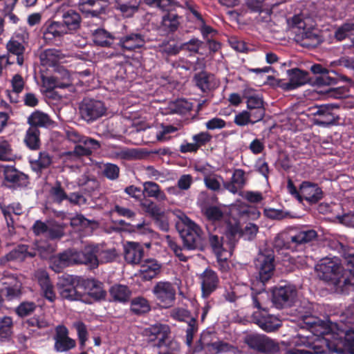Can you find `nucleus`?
<instances>
[{"mask_svg":"<svg viewBox=\"0 0 354 354\" xmlns=\"http://www.w3.org/2000/svg\"><path fill=\"white\" fill-rule=\"evenodd\" d=\"M310 319L304 322L311 334L294 337L292 343L298 348L289 349L287 354H333L344 349L354 351V328L338 329V333L330 334L325 323Z\"/></svg>","mask_w":354,"mask_h":354,"instance_id":"1","label":"nucleus"},{"mask_svg":"<svg viewBox=\"0 0 354 354\" xmlns=\"http://www.w3.org/2000/svg\"><path fill=\"white\" fill-rule=\"evenodd\" d=\"M342 256L347 266L344 270L337 257L324 258L316 265L318 277L333 285L335 291L348 294L354 290V249L339 243Z\"/></svg>","mask_w":354,"mask_h":354,"instance_id":"2","label":"nucleus"},{"mask_svg":"<svg viewBox=\"0 0 354 354\" xmlns=\"http://www.w3.org/2000/svg\"><path fill=\"white\" fill-rule=\"evenodd\" d=\"M172 214L178 218L176 225L183 239L184 248L187 250L201 249L204 236L201 227L180 209L174 210Z\"/></svg>","mask_w":354,"mask_h":354,"instance_id":"3","label":"nucleus"},{"mask_svg":"<svg viewBox=\"0 0 354 354\" xmlns=\"http://www.w3.org/2000/svg\"><path fill=\"white\" fill-rule=\"evenodd\" d=\"M239 236V225L236 222L234 224L228 223L225 230V239L216 234H209V244L216 256L225 259L231 257L233 249Z\"/></svg>","mask_w":354,"mask_h":354,"instance_id":"4","label":"nucleus"},{"mask_svg":"<svg viewBox=\"0 0 354 354\" xmlns=\"http://www.w3.org/2000/svg\"><path fill=\"white\" fill-rule=\"evenodd\" d=\"M286 234H277L273 242L274 247L279 250L287 249L292 251H298L303 248V245L316 239L317 232L311 229H304L292 232L288 237Z\"/></svg>","mask_w":354,"mask_h":354,"instance_id":"5","label":"nucleus"},{"mask_svg":"<svg viewBox=\"0 0 354 354\" xmlns=\"http://www.w3.org/2000/svg\"><path fill=\"white\" fill-rule=\"evenodd\" d=\"M298 17L293 19L295 26L293 30L295 32V41L301 46L305 48H315L319 45L322 39L317 29L313 28H306L304 21L299 20Z\"/></svg>","mask_w":354,"mask_h":354,"instance_id":"6","label":"nucleus"},{"mask_svg":"<svg viewBox=\"0 0 354 354\" xmlns=\"http://www.w3.org/2000/svg\"><path fill=\"white\" fill-rule=\"evenodd\" d=\"M261 293L252 295V302L254 307L259 310L253 313V321L262 330L266 332H272L281 326V322L276 316L267 313L265 308L261 306L260 299Z\"/></svg>","mask_w":354,"mask_h":354,"instance_id":"7","label":"nucleus"},{"mask_svg":"<svg viewBox=\"0 0 354 354\" xmlns=\"http://www.w3.org/2000/svg\"><path fill=\"white\" fill-rule=\"evenodd\" d=\"M297 298V289L291 283L279 285L272 289V301L277 308L291 306Z\"/></svg>","mask_w":354,"mask_h":354,"instance_id":"8","label":"nucleus"},{"mask_svg":"<svg viewBox=\"0 0 354 354\" xmlns=\"http://www.w3.org/2000/svg\"><path fill=\"white\" fill-rule=\"evenodd\" d=\"M152 292L161 307L167 308L174 305L176 288L173 283L159 281L154 286Z\"/></svg>","mask_w":354,"mask_h":354,"instance_id":"9","label":"nucleus"},{"mask_svg":"<svg viewBox=\"0 0 354 354\" xmlns=\"http://www.w3.org/2000/svg\"><path fill=\"white\" fill-rule=\"evenodd\" d=\"M78 282L77 277L73 275H67L60 278L57 283V288L60 296L63 299L71 301H85L84 295L80 292L78 287L75 286V283Z\"/></svg>","mask_w":354,"mask_h":354,"instance_id":"10","label":"nucleus"},{"mask_svg":"<svg viewBox=\"0 0 354 354\" xmlns=\"http://www.w3.org/2000/svg\"><path fill=\"white\" fill-rule=\"evenodd\" d=\"M106 107L103 102L95 99L85 98L80 105V113L83 120L87 122L94 121L103 116Z\"/></svg>","mask_w":354,"mask_h":354,"instance_id":"11","label":"nucleus"},{"mask_svg":"<svg viewBox=\"0 0 354 354\" xmlns=\"http://www.w3.org/2000/svg\"><path fill=\"white\" fill-rule=\"evenodd\" d=\"M244 342L248 347L261 353L275 352L279 350L278 344L268 337L258 333L245 335Z\"/></svg>","mask_w":354,"mask_h":354,"instance_id":"12","label":"nucleus"},{"mask_svg":"<svg viewBox=\"0 0 354 354\" xmlns=\"http://www.w3.org/2000/svg\"><path fill=\"white\" fill-rule=\"evenodd\" d=\"M255 267L258 271L259 279L263 286L273 274L274 266L272 254H259L255 260Z\"/></svg>","mask_w":354,"mask_h":354,"instance_id":"13","label":"nucleus"},{"mask_svg":"<svg viewBox=\"0 0 354 354\" xmlns=\"http://www.w3.org/2000/svg\"><path fill=\"white\" fill-rule=\"evenodd\" d=\"M169 328L166 325L156 324L143 330V335L149 342H154L153 346L162 348L167 346Z\"/></svg>","mask_w":354,"mask_h":354,"instance_id":"14","label":"nucleus"},{"mask_svg":"<svg viewBox=\"0 0 354 354\" xmlns=\"http://www.w3.org/2000/svg\"><path fill=\"white\" fill-rule=\"evenodd\" d=\"M73 264H86L92 268L97 267L95 245L86 246L82 250H69Z\"/></svg>","mask_w":354,"mask_h":354,"instance_id":"15","label":"nucleus"},{"mask_svg":"<svg viewBox=\"0 0 354 354\" xmlns=\"http://www.w3.org/2000/svg\"><path fill=\"white\" fill-rule=\"evenodd\" d=\"M0 283L4 286L3 291L8 300L19 297L21 295V282L17 277L9 272H5L0 278Z\"/></svg>","mask_w":354,"mask_h":354,"instance_id":"16","label":"nucleus"},{"mask_svg":"<svg viewBox=\"0 0 354 354\" xmlns=\"http://www.w3.org/2000/svg\"><path fill=\"white\" fill-rule=\"evenodd\" d=\"M199 280L203 298L209 297L219 286L220 280L217 273L209 268L201 274Z\"/></svg>","mask_w":354,"mask_h":354,"instance_id":"17","label":"nucleus"},{"mask_svg":"<svg viewBox=\"0 0 354 354\" xmlns=\"http://www.w3.org/2000/svg\"><path fill=\"white\" fill-rule=\"evenodd\" d=\"M288 82H283L281 86L286 91L294 90L303 86L309 81V73L299 68H292L287 71Z\"/></svg>","mask_w":354,"mask_h":354,"instance_id":"18","label":"nucleus"},{"mask_svg":"<svg viewBox=\"0 0 354 354\" xmlns=\"http://www.w3.org/2000/svg\"><path fill=\"white\" fill-rule=\"evenodd\" d=\"M54 339V348L57 352H66L73 348L76 345L75 341L68 337V330L64 326H58L56 328V335Z\"/></svg>","mask_w":354,"mask_h":354,"instance_id":"19","label":"nucleus"},{"mask_svg":"<svg viewBox=\"0 0 354 354\" xmlns=\"http://www.w3.org/2000/svg\"><path fill=\"white\" fill-rule=\"evenodd\" d=\"M298 196L300 200L316 203L322 198L323 192L317 185L305 181L300 185Z\"/></svg>","mask_w":354,"mask_h":354,"instance_id":"20","label":"nucleus"},{"mask_svg":"<svg viewBox=\"0 0 354 354\" xmlns=\"http://www.w3.org/2000/svg\"><path fill=\"white\" fill-rule=\"evenodd\" d=\"M56 13L57 15H61L62 24L67 31L75 30L79 28L81 17L77 11L73 9L65 10L64 6L62 5L57 9Z\"/></svg>","mask_w":354,"mask_h":354,"instance_id":"21","label":"nucleus"},{"mask_svg":"<svg viewBox=\"0 0 354 354\" xmlns=\"http://www.w3.org/2000/svg\"><path fill=\"white\" fill-rule=\"evenodd\" d=\"M28 329L35 335H44L53 331V326L44 316H35L26 321Z\"/></svg>","mask_w":354,"mask_h":354,"instance_id":"22","label":"nucleus"},{"mask_svg":"<svg viewBox=\"0 0 354 354\" xmlns=\"http://www.w3.org/2000/svg\"><path fill=\"white\" fill-rule=\"evenodd\" d=\"M125 261L130 264H139L144 256L142 246L137 242H127L124 245Z\"/></svg>","mask_w":354,"mask_h":354,"instance_id":"23","label":"nucleus"},{"mask_svg":"<svg viewBox=\"0 0 354 354\" xmlns=\"http://www.w3.org/2000/svg\"><path fill=\"white\" fill-rule=\"evenodd\" d=\"M5 179L13 187H24L28 184L27 176L12 166H3Z\"/></svg>","mask_w":354,"mask_h":354,"instance_id":"24","label":"nucleus"},{"mask_svg":"<svg viewBox=\"0 0 354 354\" xmlns=\"http://www.w3.org/2000/svg\"><path fill=\"white\" fill-rule=\"evenodd\" d=\"M145 43L144 36L140 33H130L119 39L120 46L127 50H132L140 48Z\"/></svg>","mask_w":354,"mask_h":354,"instance_id":"25","label":"nucleus"},{"mask_svg":"<svg viewBox=\"0 0 354 354\" xmlns=\"http://www.w3.org/2000/svg\"><path fill=\"white\" fill-rule=\"evenodd\" d=\"M315 123L317 125L326 127L335 121V115L328 105H322L317 108L314 113Z\"/></svg>","mask_w":354,"mask_h":354,"instance_id":"26","label":"nucleus"},{"mask_svg":"<svg viewBox=\"0 0 354 354\" xmlns=\"http://www.w3.org/2000/svg\"><path fill=\"white\" fill-rule=\"evenodd\" d=\"M83 285L88 295L95 301L104 299L106 291L104 290L102 283L94 279L84 280Z\"/></svg>","mask_w":354,"mask_h":354,"instance_id":"27","label":"nucleus"},{"mask_svg":"<svg viewBox=\"0 0 354 354\" xmlns=\"http://www.w3.org/2000/svg\"><path fill=\"white\" fill-rule=\"evenodd\" d=\"M204 346H207L209 351L219 354H241V352L234 346L224 341L218 340L212 343H206L204 338L201 339Z\"/></svg>","mask_w":354,"mask_h":354,"instance_id":"28","label":"nucleus"},{"mask_svg":"<svg viewBox=\"0 0 354 354\" xmlns=\"http://www.w3.org/2000/svg\"><path fill=\"white\" fill-rule=\"evenodd\" d=\"M194 82L196 86L203 92L209 91L217 86L214 76L203 71L194 75Z\"/></svg>","mask_w":354,"mask_h":354,"instance_id":"29","label":"nucleus"},{"mask_svg":"<svg viewBox=\"0 0 354 354\" xmlns=\"http://www.w3.org/2000/svg\"><path fill=\"white\" fill-rule=\"evenodd\" d=\"M108 6V0H80L79 6L81 10L91 12L97 16L104 12Z\"/></svg>","mask_w":354,"mask_h":354,"instance_id":"30","label":"nucleus"},{"mask_svg":"<svg viewBox=\"0 0 354 354\" xmlns=\"http://www.w3.org/2000/svg\"><path fill=\"white\" fill-rule=\"evenodd\" d=\"M160 265L155 259H149L140 263V277L149 281L156 276L160 270Z\"/></svg>","mask_w":354,"mask_h":354,"instance_id":"31","label":"nucleus"},{"mask_svg":"<svg viewBox=\"0 0 354 354\" xmlns=\"http://www.w3.org/2000/svg\"><path fill=\"white\" fill-rule=\"evenodd\" d=\"M41 65L46 67L55 66L63 59L59 50L48 48L44 50L39 55Z\"/></svg>","mask_w":354,"mask_h":354,"instance_id":"32","label":"nucleus"},{"mask_svg":"<svg viewBox=\"0 0 354 354\" xmlns=\"http://www.w3.org/2000/svg\"><path fill=\"white\" fill-rule=\"evenodd\" d=\"M73 264L70 250L53 256L50 259V268L55 272H60L64 268Z\"/></svg>","mask_w":354,"mask_h":354,"instance_id":"33","label":"nucleus"},{"mask_svg":"<svg viewBox=\"0 0 354 354\" xmlns=\"http://www.w3.org/2000/svg\"><path fill=\"white\" fill-rule=\"evenodd\" d=\"M35 251L26 245H18L8 252L10 260L13 262H22L28 257H34Z\"/></svg>","mask_w":354,"mask_h":354,"instance_id":"34","label":"nucleus"},{"mask_svg":"<svg viewBox=\"0 0 354 354\" xmlns=\"http://www.w3.org/2000/svg\"><path fill=\"white\" fill-rule=\"evenodd\" d=\"M243 97L246 100L247 109H265L261 95L253 89L250 88L244 89Z\"/></svg>","mask_w":354,"mask_h":354,"instance_id":"35","label":"nucleus"},{"mask_svg":"<svg viewBox=\"0 0 354 354\" xmlns=\"http://www.w3.org/2000/svg\"><path fill=\"white\" fill-rule=\"evenodd\" d=\"M46 27L44 32V37L46 40H51L56 37H59L68 31L66 30L62 22L50 21L46 23Z\"/></svg>","mask_w":354,"mask_h":354,"instance_id":"36","label":"nucleus"},{"mask_svg":"<svg viewBox=\"0 0 354 354\" xmlns=\"http://www.w3.org/2000/svg\"><path fill=\"white\" fill-rule=\"evenodd\" d=\"M311 71L318 76L316 82L319 85H330L336 83L335 78L329 76V71L321 64H314L310 68Z\"/></svg>","mask_w":354,"mask_h":354,"instance_id":"37","label":"nucleus"},{"mask_svg":"<svg viewBox=\"0 0 354 354\" xmlns=\"http://www.w3.org/2000/svg\"><path fill=\"white\" fill-rule=\"evenodd\" d=\"M178 16L174 13H167L162 18L160 28L165 34L175 32L179 26Z\"/></svg>","mask_w":354,"mask_h":354,"instance_id":"38","label":"nucleus"},{"mask_svg":"<svg viewBox=\"0 0 354 354\" xmlns=\"http://www.w3.org/2000/svg\"><path fill=\"white\" fill-rule=\"evenodd\" d=\"M143 193H145L148 197L154 198L160 202L167 200L165 192L161 190L157 183L152 181H147L143 183Z\"/></svg>","mask_w":354,"mask_h":354,"instance_id":"39","label":"nucleus"},{"mask_svg":"<svg viewBox=\"0 0 354 354\" xmlns=\"http://www.w3.org/2000/svg\"><path fill=\"white\" fill-rule=\"evenodd\" d=\"M110 295L115 301L120 303L127 302L131 295V291L127 286L116 284L111 287Z\"/></svg>","mask_w":354,"mask_h":354,"instance_id":"40","label":"nucleus"},{"mask_svg":"<svg viewBox=\"0 0 354 354\" xmlns=\"http://www.w3.org/2000/svg\"><path fill=\"white\" fill-rule=\"evenodd\" d=\"M114 40L115 37L104 29L98 28L93 33V41L97 46H110Z\"/></svg>","mask_w":354,"mask_h":354,"instance_id":"41","label":"nucleus"},{"mask_svg":"<svg viewBox=\"0 0 354 354\" xmlns=\"http://www.w3.org/2000/svg\"><path fill=\"white\" fill-rule=\"evenodd\" d=\"M95 254L99 263H108L113 261L117 256L114 248H106L103 245H95Z\"/></svg>","mask_w":354,"mask_h":354,"instance_id":"42","label":"nucleus"},{"mask_svg":"<svg viewBox=\"0 0 354 354\" xmlns=\"http://www.w3.org/2000/svg\"><path fill=\"white\" fill-rule=\"evenodd\" d=\"M31 127H47L50 124L51 120L48 114L40 111H34L28 118Z\"/></svg>","mask_w":354,"mask_h":354,"instance_id":"43","label":"nucleus"},{"mask_svg":"<svg viewBox=\"0 0 354 354\" xmlns=\"http://www.w3.org/2000/svg\"><path fill=\"white\" fill-rule=\"evenodd\" d=\"M51 162V156L46 151L40 152L37 159L30 160L32 169L37 172H40L42 169L47 168Z\"/></svg>","mask_w":354,"mask_h":354,"instance_id":"44","label":"nucleus"},{"mask_svg":"<svg viewBox=\"0 0 354 354\" xmlns=\"http://www.w3.org/2000/svg\"><path fill=\"white\" fill-rule=\"evenodd\" d=\"M150 309L149 301L142 297H135L131 301V310L136 315L148 313Z\"/></svg>","mask_w":354,"mask_h":354,"instance_id":"45","label":"nucleus"},{"mask_svg":"<svg viewBox=\"0 0 354 354\" xmlns=\"http://www.w3.org/2000/svg\"><path fill=\"white\" fill-rule=\"evenodd\" d=\"M39 131L36 127H30L25 138V142L30 149H37L39 147Z\"/></svg>","mask_w":354,"mask_h":354,"instance_id":"46","label":"nucleus"},{"mask_svg":"<svg viewBox=\"0 0 354 354\" xmlns=\"http://www.w3.org/2000/svg\"><path fill=\"white\" fill-rule=\"evenodd\" d=\"M334 36L339 41L347 37H354V23H346L339 26L335 30Z\"/></svg>","mask_w":354,"mask_h":354,"instance_id":"47","label":"nucleus"},{"mask_svg":"<svg viewBox=\"0 0 354 354\" xmlns=\"http://www.w3.org/2000/svg\"><path fill=\"white\" fill-rule=\"evenodd\" d=\"M49 194L53 201L57 203H61L68 198V195L59 181L51 187Z\"/></svg>","mask_w":354,"mask_h":354,"instance_id":"48","label":"nucleus"},{"mask_svg":"<svg viewBox=\"0 0 354 354\" xmlns=\"http://www.w3.org/2000/svg\"><path fill=\"white\" fill-rule=\"evenodd\" d=\"M13 322L10 317L5 316L0 320V339H5L12 334Z\"/></svg>","mask_w":354,"mask_h":354,"instance_id":"49","label":"nucleus"},{"mask_svg":"<svg viewBox=\"0 0 354 354\" xmlns=\"http://www.w3.org/2000/svg\"><path fill=\"white\" fill-rule=\"evenodd\" d=\"M15 155L9 142L6 140H0V160L10 161L15 159Z\"/></svg>","mask_w":354,"mask_h":354,"instance_id":"50","label":"nucleus"},{"mask_svg":"<svg viewBox=\"0 0 354 354\" xmlns=\"http://www.w3.org/2000/svg\"><path fill=\"white\" fill-rule=\"evenodd\" d=\"M96 222L94 220H89L86 218L82 214H77L71 218V225L74 227H77L79 230H83L88 227H92L95 225Z\"/></svg>","mask_w":354,"mask_h":354,"instance_id":"51","label":"nucleus"},{"mask_svg":"<svg viewBox=\"0 0 354 354\" xmlns=\"http://www.w3.org/2000/svg\"><path fill=\"white\" fill-rule=\"evenodd\" d=\"M140 206L152 218L154 216H160V212L162 211L157 204L149 199L142 201L140 203Z\"/></svg>","mask_w":354,"mask_h":354,"instance_id":"52","label":"nucleus"},{"mask_svg":"<svg viewBox=\"0 0 354 354\" xmlns=\"http://www.w3.org/2000/svg\"><path fill=\"white\" fill-rule=\"evenodd\" d=\"M6 49L9 53L15 55H19L24 54L25 46L24 44L16 39V37H12L6 44Z\"/></svg>","mask_w":354,"mask_h":354,"instance_id":"53","label":"nucleus"},{"mask_svg":"<svg viewBox=\"0 0 354 354\" xmlns=\"http://www.w3.org/2000/svg\"><path fill=\"white\" fill-rule=\"evenodd\" d=\"M204 214L209 221L214 223L220 222L223 219L224 214L221 208L216 206H209L204 209Z\"/></svg>","mask_w":354,"mask_h":354,"instance_id":"54","label":"nucleus"},{"mask_svg":"<svg viewBox=\"0 0 354 354\" xmlns=\"http://www.w3.org/2000/svg\"><path fill=\"white\" fill-rule=\"evenodd\" d=\"M204 182L205 186L212 191H218L220 189L221 184H223V178L221 176L216 174H211L205 176Z\"/></svg>","mask_w":354,"mask_h":354,"instance_id":"55","label":"nucleus"},{"mask_svg":"<svg viewBox=\"0 0 354 354\" xmlns=\"http://www.w3.org/2000/svg\"><path fill=\"white\" fill-rule=\"evenodd\" d=\"M115 156L122 160H133L140 156V153L135 149L119 148L115 151Z\"/></svg>","mask_w":354,"mask_h":354,"instance_id":"56","label":"nucleus"},{"mask_svg":"<svg viewBox=\"0 0 354 354\" xmlns=\"http://www.w3.org/2000/svg\"><path fill=\"white\" fill-rule=\"evenodd\" d=\"M140 2L141 0H128L120 2L118 3V9L127 16H129L138 9Z\"/></svg>","mask_w":354,"mask_h":354,"instance_id":"57","label":"nucleus"},{"mask_svg":"<svg viewBox=\"0 0 354 354\" xmlns=\"http://www.w3.org/2000/svg\"><path fill=\"white\" fill-rule=\"evenodd\" d=\"M12 212L16 215H21L22 214V207L18 203H12L9 205L7 208L2 209V212L5 216L8 226H10L12 223V220L10 218V212Z\"/></svg>","mask_w":354,"mask_h":354,"instance_id":"58","label":"nucleus"},{"mask_svg":"<svg viewBox=\"0 0 354 354\" xmlns=\"http://www.w3.org/2000/svg\"><path fill=\"white\" fill-rule=\"evenodd\" d=\"M144 174L149 178L164 182L167 179L165 173L155 169L153 166H148L143 169Z\"/></svg>","mask_w":354,"mask_h":354,"instance_id":"59","label":"nucleus"},{"mask_svg":"<svg viewBox=\"0 0 354 354\" xmlns=\"http://www.w3.org/2000/svg\"><path fill=\"white\" fill-rule=\"evenodd\" d=\"M332 66H342L354 73V57L342 56L331 62Z\"/></svg>","mask_w":354,"mask_h":354,"instance_id":"60","label":"nucleus"},{"mask_svg":"<svg viewBox=\"0 0 354 354\" xmlns=\"http://www.w3.org/2000/svg\"><path fill=\"white\" fill-rule=\"evenodd\" d=\"M131 232L140 235L152 236L153 231L151 228L149 223L143 221L142 223L133 225L131 227Z\"/></svg>","mask_w":354,"mask_h":354,"instance_id":"61","label":"nucleus"},{"mask_svg":"<svg viewBox=\"0 0 354 354\" xmlns=\"http://www.w3.org/2000/svg\"><path fill=\"white\" fill-rule=\"evenodd\" d=\"M36 304L32 301L21 303L16 308V313L19 317H26L35 311Z\"/></svg>","mask_w":354,"mask_h":354,"instance_id":"62","label":"nucleus"},{"mask_svg":"<svg viewBox=\"0 0 354 354\" xmlns=\"http://www.w3.org/2000/svg\"><path fill=\"white\" fill-rule=\"evenodd\" d=\"M167 241L169 248L174 252L178 259L181 261H186L187 257L183 253V248L178 245L169 236H167Z\"/></svg>","mask_w":354,"mask_h":354,"instance_id":"63","label":"nucleus"},{"mask_svg":"<svg viewBox=\"0 0 354 354\" xmlns=\"http://www.w3.org/2000/svg\"><path fill=\"white\" fill-rule=\"evenodd\" d=\"M120 169L118 165L106 163L104 165L103 174L109 180H115L118 178Z\"/></svg>","mask_w":354,"mask_h":354,"instance_id":"64","label":"nucleus"}]
</instances>
